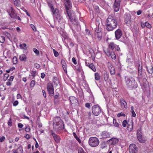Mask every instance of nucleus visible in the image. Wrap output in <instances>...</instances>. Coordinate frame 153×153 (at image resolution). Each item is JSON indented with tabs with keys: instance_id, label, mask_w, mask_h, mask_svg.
<instances>
[{
	"instance_id": "nucleus-1",
	"label": "nucleus",
	"mask_w": 153,
	"mask_h": 153,
	"mask_svg": "<svg viewBox=\"0 0 153 153\" xmlns=\"http://www.w3.org/2000/svg\"><path fill=\"white\" fill-rule=\"evenodd\" d=\"M106 29L108 31H112L115 29L117 26V20L115 16L109 15L106 21Z\"/></svg>"
},
{
	"instance_id": "nucleus-2",
	"label": "nucleus",
	"mask_w": 153,
	"mask_h": 153,
	"mask_svg": "<svg viewBox=\"0 0 153 153\" xmlns=\"http://www.w3.org/2000/svg\"><path fill=\"white\" fill-rule=\"evenodd\" d=\"M53 129L57 133L60 134L62 131L64 129L63 121L59 117H56L53 120Z\"/></svg>"
},
{
	"instance_id": "nucleus-3",
	"label": "nucleus",
	"mask_w": 153,
	"mask_h": 153,
	"mask_svg": "<svg viewBox=\"0 0 153 153\" xmlns=\"http://www.w3.org/2000/svg\"><path fill=\"white\" fill-rule=\"evenodd\" d=\"M126 84L127 87L129 88H136L138 84L135 79L132 76L125 77Z\"/></svg>"
},
{
	"instance_id": "nucleus-4",
	"label": "nucleus",
	"mask_w": 153,
	"mask_h": 153,
	"mask_svg": "<svg viewBox=\"0 0 153 153\" xmlns=\"http://www.w3.org/2000/svg\"><path fill=\"white\" fill-rule=\"evenodd\" d=\"M100 141L98 139L95 137H91L88 140V144L92 147H96L99 144Z\"/></svg>"
},
{
	"instance_id": "nucleus-5",
	"label": "nucleus",
	"mask_w": 153,
	"mask_h": 153,
	"mask_svg": "<svg viewBox=\"0 0 153 153\" xmlns=\"http://www.w3.org/2000/svg\"><path fill=\"white\" fill-rule=\"evenodd\" d=\"M92 112L95 116H98L101 112V110L99 106L94 105L92 107Z\"/></svg>"
},
{
	"instance_id": "nucleus-6",
	"label": "nucleus",
	"mask_w": 153,
	"mask_h": 153,
	"mask_svg": "<svg viewBox=\"0 0 153 153\" xmlns=\"http://www.w3.org/2000/svg\"><path fill=\"white\" fill-rule=\"evenodd\" d=\"M137 147L134 144L132 143L129 145V150L130 153H137Z\"/></svg>"
},
{
	"instance_id": "nucleus-7",
	"label": "nucleus",
	"mask_w": 153,
	"mask_h": 153,
	"mask_svg": "<svg viewBox=\"0 0 153 153\" xmlns=\"http://www.w3.org/2000/svg\"><path fill=\"white\" fill-rule=\"evenodd\" d=\"M121 0H115L114 2L113 7L115 12H117L119 11Z\"/></svg>"
},
{
	"instance_id": "nucleus-8",
	"label": "nucleus",
	"mask_w": 153,
	"mask_h": 153,
	"mask_svg": "<svg viewBox=\"0 0 153 153\" xmlns=\"http://www.w3.org/2000/svg\"><path fill=\"white\" fill-rule=\"evenodd\" d=\"M47 89L50 94H53L54 89L53 85L51 83H48L47 84Z\"/></svg>"
},
{
	"instance_id": "nucleus-9",
	"label": "nucleus",
	"mask_w": 153,
	"mask_h": 153,
	"mask_svg": "<svg viewBox=\"0 0 153 153\" xmlns=\"http://www.w3.org/2000/svg\"><path fill=\"white\" fill-rule=\"evenodd\" d=\"M108 48L113 50L114 49L117 51H119L120 50V48L119 45H117L113 42H110L109 43L108 45Z\"/></svg>"
},
{
	"instance_id": "nucleus-10",
	"label": "nucleus",
	"mask_w": 153,
	"mask_h": 153,
	"mask_svg": "<svg viewBox=\"0 0 153 153\" xmlns=\"http://www.w3.org/2000/svg\"><path fill=\"white\" fill-rule=\"evenodd\" d=\"M114 34L116 39L117 40H119L121 37L122 35V30L118 28L115 31Z\"/></svg>"
},
{
	"instance_id": "nucleus-11",
	"label": "nucleus",
	"mask_w": 153,
	"mask_h": 153,
	"mask_svg": "<svg viewBox=\"0 0 153 153\" xmlns=\"http://www.w3.org/2000/svg\"><path fill=\"white\" fill-rule=\"evenodd\" d=\"M107 66L111 74L114 75L115 72V69L111 63L109 62L107 63Z\"/></svg>"
},
{
	"instance_id": "nucleus-12",
	"label": "nucleus",
	"mask_w": 153,
	"mask_h": 153,
	"mask_svg": "<svg viewBox=\"0 0 153 153\" xmlns=\"http://www.w3.org/2000/svg\"><path fill=\"white\" fill-rule=\"evenodd\" d=\"M51 131V134L55 142L57 143H59L61 140L60 137L56 134L52 130Z\"/></svg>"
},
{
	"instance_id": "nucleus-13",
	"label": "nucleus",
	"mask_w": 153,
	"mask_h": 153,
	"mask_svg": "<svg viewBox=\"0 0 153 153\" xmlns=\"http://www.w3.org/2000/svg\"><path fill=\"white\" fill-rule=\"evenodd\" d=\"M65 4L67 11L69 10L72 7V3L70 0H65Z\"/></svg>"
},
{
	"instance_id": "nucleus-14",
	"label": "nucleus",
	"mask_w": 153,
	"mask_h": 153,
	"mask_svg": "<svg viewBox=\"0 0 153 153\" xmlns=\"http://www.w3.org/2000/svg\"><path fill=\"white\" fill-rule=\"evenodd\" d=\"M85 64L86 66H88L93 71L95 72L96 71V68L93 63H90L87 62V60H86L85 61Z\"/></svg>"
},
{
	"instance_id": "nucleus-15",
	"label": "nucleus",
	"mask_w": 153,
	"mask_h": 153,
	"mask_svg": "<svg viewBox=\"0 0 153 153\" xmlns=\"http://www.w3.org/2000/svg\"><path fill=\"white\" fill-rule=\"evenodd\" d=\"M124 22L127 25L129 26L131 25V16L129 15H127L125 17Z\"/></svg>"
},
{
	"instance_id": "nucleus-16",
	"label": "nucleus",
	"mask_w": 153,
	"mask_h": 153,
	"mask_svg": "<svg viewBox=\"0 0 153 153\" xmlns=\"http://www.w3.org/2000/svg\"><path fill=\"white\" fill-rule=\"evenodd\" d=\"M120 103L121 107L126 109L127 108V103L123 98L120 99Z\"/></svg>"
},
{
	"instance_id": "nucleus-17",
	"label": "nucleus",
	"mask_w": 153,
	"mask_h": 153,
	"mask_svg": "<svg viewBox=\"0 0 153 153\" xmlns=\"http://www.w3.org/2000/svg\"><path fill=\"white\" fill-rule=\"evenodd\" d=\"M109 141L111 145H116L118 143L119 140L117 139L113 138L110 139L109 140Z\"/></svg>"
},
{
	"instance_id": "nucleus-18",
	"label": "nucleus",
	"mask_w": 153,
	"mask_h": 153,
	"mask_svg": "<svg viewBox=\"0 0 153 153\" xmlns=\"http://www.w3.org/2000/svg\"><path fill=\"white\" fill-rule=\"evenodd\" d=\"M69 99L71 104H76L78 102L77 98L75 97L71 96L69 97Z\"/></svg>"
},
{
	"instance_id": "nucleus-19",
	"label": "nucleus",
	"mask_w": 153,
	"mask_h": 153,
	"mask_svg": "<svg viewBox=\"0 0 153 153\" xmlns=\"http://www.w3.org/2000/svg\"><path fill=\"white\" fill-rule=\"evenodd\" d=\"M52 12L53 15L54 17H56L57 16H58L59 15H60L59 10L56 8L55 9H53L51 10Z\"/></svg>"
},
{
	"instance_id": "nucleus-20",
	"label": "nucleus",
	"mask_w": 153,
	"mask_h": 153,
	"mask_svg": "<svg viewBox=\"0 0 153 153\" xmlns=\"http://www.w3.org/2000/svg\"><path fill=\"white\" fill-rule=\"evenodd\" d=\"M13 153H23V150L22 146L20 145L18 148L16 150H14L13 151Z\"/></svg>"
},
{
	"instance_id": "nucleus-21",
	"label": "nucleus",
	"mask_w": 153,
	"mask_h": 153,
	"mask_svg": "<svg viewBox=\"0 0 153 153\" xmlns=\"http://www.w3.org/2000/svg\"><path fill=\"white\" fill-rule=\"evenodd\" d=\"M101 137L104 138H109L110 137V134L109 132L104 131L102 132L101 134Z\"/></svg>"
},
{
	"instance_id": "nucleus-22",
	"label": "nucleus",
	"mask_w": 153,
	"mask_h": 153,
	"mask_svg": "<svg viewBox=\"0 0 153 153\" xmlns=\"http://www.w3.org/2000/svg\"><path fill=\"white\" fill-rule=\"evenodd\" d=\"M59 94H58L55 95L53 97L54 103L55 105H57L59 104Z\"/></svg>"
},
{
	"instance_id": "nucleus-23",
	"label": "nucleus",
	"mask_w": 153,
	"mask_h": 153,
	"mask_svg": "<svg viewBox=\"0 0 153 153\" xmlns=\"http://www.w3.org/2000/svg\"><path fill=\"white\" fill-rule=\"evenodd\" d=\"M142 66H140L139 64L138 67V75L140 78H142Z\"/></svg>"
},
{
	"instance_id": "nucleus-24",
	"label": "nucleus",
	"mask_w": 153,
	"mask_h": 153,
	"mask_svg": "<svg viewBox=\"0 0 153 153\" xmlns=\"http://www.w3.org/2000/svg\"><path fill=\"white\" fill-rule=\"evenodd\" d=\"M19 59L21 61L26 62L27 59V57L24 54H23L19 56Z\"/></svg>"
},
{
	"instance_id": "nucleus-25",
	"label": "nucleus",
	"mask_w": 153,
	"mask_h": 153,
	"mask_svg": "<svg viewBox=\"0 0 153 153\" xmlns=\"http://www.w3.org/2000/svg\"><path fill=\"white\" fill-rule=\"evenodd\" d=\"M102 33L101 31H100L99 33H95V36L98 40H100L102 38Z\"/></svg>"
},
{
	"instance_id": "nucleus-26",
	"label": "nucleus",
	"mask_w": 153,
	"mask_h": 153,
	"mask_svg": "<svg viewBox=\"0 0 153 153\" xmlns=\"http://www.w3.org/2000/svg\"><path fill=\"white\" fill-rule=\"evenodd\" d=\"M133 129V122L131 121L128 124L127 130L129 131H131Z\"/></svg>"
},
{
	"instance_id": "nucleus-27",
	"label": "nucleus",
	"mask_w": 153,
	"mask_h": 153,
	"mask_svg": "<svg viewBox=\"0 0 153 153\" xmlns=\"http://www.w3.org/2000/svg\"><path fill=\"white\" fill-rule=\"evenodd\" d=\"M62 67L63 69V70L65 71V72L66 73H67V64L65 61H63L62 60Z\"/></svg>"
},
{
	"instance_id": "nucleus-28",
	"label": "nucleus",
	"mask_w": 153,
	"mask_h": 153,
	"mask_svg": "<svg viewBox=\"0 0 153 153\" xmlns=\"http://www.w3.org/2000/svg\"><path fill=\"white\" fill-rule=\"evenodd\" d=\"M148 73L150 74L153 73V67L152 66L147 67H146Z\"/></svg>"
},
{
	"instance_id": "nucleus-29",
	"label": "nucleus",
	"mask_w": 153,
	"mask_h": 153,
	"mask_svg": "<svg viewBox=\"0 0 153 153\" xmlns=\"http://www.w3.org/2000/svg\"><path fill=\"white\" fill-rule=\"evenodd\" d=\"M137 137L143 136V133L142 132V129L141 127L137 130Z\"/></svg>"
},
{
	"instance_id": "nucleus-30",
	"label": "nucleus",
	"mask_w": 153,
	"mask_h": 153,
	"mask_svg": "<svg viewBox=\"0 0 153 153\" xmlns=\"http://www.w3.org/2000/svg\"><path fill=\"white\" fill-rule=\"evenodd\" d=\"M53 82L55 85H57L59 84V81L57 77H54L53 78Z\"/></svg>"
},
{
	"instance_id": "nucleus-31",
	"label": "nucleus",
	"mask_w": 153,
	"mask_h": 153,
	"mask_svg": "<svg viewBox=\"0 0 153 153\" xmlns=\"http://www.w3.org/2000/svg\"><path fill=\"white\" fill-rule=\"evenodd\" d=\"M66 12L69 18L70 21L71 22H73V21H74V19L73 18L72 16L71 15V12L68 11H66Z\"/></svg>"
},
{
	"instance_id": "nucleus-32",
	"label": "nucleus",
	"mask_w": 153,
	"mask_h": 153,
	"mask_svg": "<svg viewBox=\"0 0 153 153\" xmlns=\"http://www.w3.org/2000/svg\"><path fill=\"white\" fill-rule=\"evenodd\" d=\"M137 138L139 142L141 143H145V140L144 138L143 137V136L137 137Z\"/></svg>"
},
{
	"instance_id": "nucleus-33",
	"label": "nucleus",
	"mask_w": 153,
	"mask_h": 153,
	"mask_svg": "<svg viewBox=\"0 0 153 153\" xmlns=\"http://www.w3.org/2000/svg\"><path fill=\"white\" fill-rule=\"evenodd\" d=\"M73 135L74 136V137L76 138V139L77 140V141L80 144L81 143V140H80V139L77 136V135L75 132H73Z\"/></svg>"
},
{
	"instance_id": "nucleus-34",
	"label": "nucleus",
	"mask_w": 153,
	"mask_h": 153,
	"mask_svg": "<svg viewBox=\"0 0 153 153\" xmlns=\"http://www.w3.org/2000/svg\"><path fill=\"white\" fill-rule=\"evenodd\" d=\"M26 46V44L25 43L20 44L19 45V47L21 49L25 50L27 49Z\"/></svg>"
},
{
	"instance_id": "nucleus-35",
	"label": "nucleus",
	"mask_w": 153,
	"mask_h": 153,
	"mask_svg": "<svg viewBox=\"0 0 153 153\" xmlns=\"http://www.w3.org/2000/svg\"><path fill=\"white\" fill-rule=\"evenodd\" d=\"M95 79L96 80H99L100 79V76L99 74L98 73H96L94 74Z\"/></svg>"
},
{
	"instance_id": "nucleus-36",
	"label": "nucleus",
	"mask_w": 153,
	"mask_h": 153,
	"mask_svg": "<svg viewBox=\"0 0 153 153\" xmlns=\"http://www.w3.org/2000/svg\"><path fill=\"white\" fill-rule=\"evenodd\" d=\"M21 1L20 0H15L14 1V4L18 7H19Z\"/></svg>"
},
{
	"instance_id": "nucleus-37",
	"label": "nucleus",
	"mask_w": 153,
	"mask_h": 153,
	"mask_svg": "<svg viewBox=\"0 0 153 153\" xmlns=\"http://www.w3.org/2000/svg\"><path fill=\"white\" fill-rule=\"evenodd\" d=\"M112 52H111L110 51L107 50L106 51H105V53L109 57L111 55V53Z\"/></svg>"
},
{
	"instance_id": "nucleus-38",
	"label": "nucleus",
	"mask_w": 153,
	"mask_h": 153,
	"mask_svg": "<svg viewBox=\"0 0 153 153\" xmlns=\"http://www.w3.org/2000/svg\"><path fill=\"white\" fill-rule=\"evenodd\" d=\"M104 79L105 81H107L109 77L108 74L107 73H105L104 74Z\"/></svg>"
},
{
	"instance_id": "nucleus-39",
	"label": "nucleus",
	"mask_w": 153,
	"mask_h": 153,
	"mask_svg": "<svg viewBox=\"0 0 153 153\" xmlns=\"http://www.w3.org/2000/svg\"><path fill=\"white\" fill-rule=\"evenodd\" d=\"M17 59L16 57L14 56L13 59V64H16L17 63Z\"/></svg>"
},
{
	"instance_id": "nucleus-40",
	"label": "nucleus",
	"mask_w": 153,
	"mask_h": 153,
	"mask_svg": "<svg viewBox=\"0 0 153 153\" xmlns=\"http://www.w3.org/2000/svg\"><path fill=\"white\" fill-rule=\"evenodd\" d=\"M5 40V38L4 36L0 35V42L3 43Z\"/></svg>"
},
{
	"instance_id": "nucleus-41",
	"label": "nucleus",
	"mask_w": 153,
	"mask_h": 153,
	"mask_svg": "<svg viewBox=\"0 0 153 153\" xmlns=\"http://www.w3.org/2000/svg\"><path fill=\"white\" fill-rule=\"evenodd\" d=\"M78 153H86L84 149L81 147L78 150Z\"/></svg>"
},
{
	"instance_id": "nucleus-42",
	"label": "nucleus",
	"mask_w": 153,
	"mask_h": 153,
	"mask_svg": "<svg viewBox=\"0 0 153 153\" xmlns=\"http://www.w3.org/2000/svg\"><path fill=\"white\" fill-rule=\"evenodd\" d=\"M145 25L146 27L148 28H150L151 27V26L148 22H146L145 23Z\"/></svg>"
},
{
	"instance_id": "nucleus-43",
	"label": "nucleus",
	"mask_w": 153,
	"mask_h": 153,
	"mask_svg": "<svg viewBox=\"0 0 153 153\" xmlns=\"http://www.w3.org/2000/svg\"><path fill=\"white\" fill-rule=\"evenodd\" d=\"M56 18V20L58 22H60L61 21V20L62 19V17L60 15H59L58 16H57L55 17Z\"/></svg>"
},
{
	"instance_id": "nucleus-44",
	"label": "nucleus",
	"mask_w": 153,
	"mask_h": 153,
	"mask_svg": "<svg viewBox=\"0 0 153 153\" xmlns=\"http://www.w3.org/2000/svg\"><path fill=\"white\" fill-rule=\"evenodd\" d=\"M113 123L114 126L116 127L119 126V124L117 122V121L116 119H113Z\"/></svg>"
},
{
	"instance_id": "nucleus-45",
	"label": "nucleus",
	"mask_w": 153,
	"mask_h": 153,
	"mask_svg": "<svg viewBox=\"0 0 153 153\" xmlns=\"http://www.w3.org/2000/svg\"><path fill=\"white\" fill-rule=\"evenodd\" d=\"M128 124L127 122V120H124L122 122V126L124 127H125L126 126L127 124Z\"/></svg>"
},
{
	"instance_id": "nucleus-46",
	"label": "nucleus",
	"mask_w": 153,
	"mask_h": 153,
	"mask_svg": "<svg viewBox=\"0 0 153 153\" xmlns=\"http://www.w3.org/2000/svg\"><path fill=\"white\" fill-rule=\"evenodd\" d=\"M110 56L111 58L113 59H115L116 58V56L114 52H112L111 53V55Z\"/></svg>"
},
{
	"instance_id": "nucleus-47",
	"label": "nucleus",
	"mask_w": 153,
	"mask_h": 153,
	"mask_svg": "<svg viewBox=\"0 0 153 153\" xmlns=\"http://www.w3.org/2000/svg\"><path fill=\"white\" fill-rule=\"evenodd\" d=\"M35 84V80H32L31 81L30 83V85L31 87H33Z\"/></svg>"
},
{
	"instance_id": "nucleus-48",
	"label": "nucleus",
	"mask_w": 153,
	"mask_h": 153,
	"mask_svg": "<svg viewBox=\"0 0 153 153\" xmlns=\"http://www.w3.org/2000/svg\"><path fill=\"white\" fill-rule=\"evenodd\" d=\"M33 51L37 55H39V51L36 48L33 49Z\"/></svg>"
},
{
	"instance_id": "nucleus-49",
	"label": "nucleus",
	"mask_w": 153,
	"mask_h": 153,
	"mask_svg": "<svg viewBox=\"0 0 153 153\" xmlns=\"http://www.w3.org/2000/svg\"><path fill=\"white\" fill-rule=\"evenodd\" d=\"M53 51L54 56L56 57H57L59 56L58 52L56 51L54 49H53Z\"/></svg>"
},
{
	"instance_id": "nucleus-50",
	"label": "nucleus",
	"mask_w": 153,
	"mask_h": 153,
	"mask_svg": "<svg viewBox=\"0 0 153 153\" xmlns=\"http://www.w3.org/2000/svg\"><path fill=\"white\" fill-rule=\"evenodd\" d=\"M117 116L118 117H120L121 116L125 117L126 116V115L125 114H124L123 113L121 112L120 113H119L117 114Z\"/></svg>"
},
{
	"instance_id": "nucleus-51",
	"label": "nucleus",
	"mask_w": 153,
	"mask_h": 153,
	"mask_svg": "<svg viewBox=\"0 0 153 153\" xmlns=\"http://www.w3.org/2000/svg\"><path fill=\"white\" fill-rule=\"evenodd\" d=\"M30 27L34 31H35L36 30V27L33 25L30 24Z\"/></svg>"
},
{
	"instance_id": "nucleus-52",
	"label": "nucleus",
	"mask_w": 153,
	"mask_h": 153,
	"mask_svg": "<svg viewBox=\"0 0 153 153\" xmlns=\"http://www.w3.org/2000/svg\"><path fill=\"white\" fill-rule=\"evenodd\" d=\"M12 119L11 118H10L9 120L7 123V124L8 126H11L12 125Z\"/></svg>"
},
{
	"instance_id": "nucleus-53",
	"label": "nucleus",
	"mask_w": 153,
	"mask_h": 153,
	"mask_svg": "<svg viewBox=\"0 0 153 153\" xmlns=\"http://www.w3.org/2000/svg\"><path fill=\"white\" fill-rule=\"evenodd\" d=\"M25 130L26 132H29L30 131V128L29 126H28L25 128Z\"/></svg>"
},
{
	"instance_id": "nucleus-54",
	"label": "nucleus",
	"mask_w": 153,
	"mask_h": 153,
	"mask_svg": "<svg viewBox=\"0 0 153 153\" xmlns=\"http://www.w3.org/2000/svg\"><path fill=\"white\" fill-rule=\"evenodd\" d=\"M100 31H101V30L100 29L99 30V27H97L95 30V33H99Z\"/></svg>"
},
{
	"instance_id": "nucleus-55",
	"label": "nucleus",
	"mask_w": 153,
	"mask_h": 153,
	"mask_svg": "<svg viewBox=\"0 0 153 153\" xmlns=\"http://www.w3.org/2000/svg\"><path fill=\"white\" fill-rule=\"evenodd\" d=\"M48 6L51 8V10L54 8L53 6L51 3H48Z\"/></svg>"
},
{
	"instance_id": "nucleus-56",
	"label": "nucleus",
	"mask_w": 153,
	"mask_h": 153,
	"mask_svg": "<svg viewBox=\"0 0 153 153\" xmlns=\"http://www.w3.org/2000/svg\"><path fill=\"white\" fill-rule=\"evenodd\" d=\"M36 73V71H32L31 74L32 76L35 77Z\"/></svg>"
},
{
	"instance_id": "nucleus-57",
	"label": "nucleus",
	"mask_w": 153,
	"mask_h": 153,
	"mask_svg": "<svg viewBox=\"0 0 153 153\" xmlns=\"http://www.w3.org/2000/svg\"><path fill=\"white\" fill-rule=\"evenodd\" d=\"M131 116L132 117H134L136 116V113H135L134 110L131 111Z\"/></svg>"
},
{
	"instance_id": "nucleus-58",
	"label": "nucleus",
	"mask_w": 153,
	"mask_h": 153,
	"mask_svg": "<svg viewBox=\"0 0 153 153\" xmlns=\"http://www.w3.org/2000/svg\"><path fill=\"white\" fill-rule=\"evenodd\" d=\"M11 9L12 10H11V13H9V15L10 16L11 18H14V15L13 14V8H12V7H11Z\"/></svg>"
},
{
	"instance_id": "nucleus-59",
	"label": "nucleus",
	"mask_w": 153,
	"mask_h": 153,
	"mask_svg": "<svg viewBox=\"0 0 153 153\" xmlns=\"http://www.w3.org/2000/svg\"><path fill=\"white\" fill-rule=\"evenodd\" d=\"M72 61L73 62L75 65H76V64H77V62H76V59H75V58L73 57V58H72Z\"/></svg>"
},
{
	"instance_id": "nucleus-60",
	"label": "nucleus",
	"mask_w": 153,
	"mask_h": 153,
	"mask_svg": "<svg viewBox=\"0 0 153 153\" xmlns=\"http://www.w3.org/2000/svg\"><path fill=\"white\" fill-rule=\"evenodd\" d=\"M19 104V102L18 101H15L13 103V105L14 106H16Z\"/></svg>"
},
{
	"instance_id": "nucleus-61",
	"label": "nucleus",
	"mask_w": 153,
	"mask_h": 153,
	"mask_svg": "<svg viewBox=\"0 0 153 153\" xmlns=\"http://www.w3.org/2000/svg\"><path fill=\"white\" fill-rule=\"evenodd\" d=\"M9 75L8 74H5L4 75V78H5L6 80L9 77Z\"/></svg>"
},
{
	"instance_id": "nucleus-62",
	"label": "nucleus",
	"mask_w": 153,
	"mask_h": 153,
	"mask_svg": "<svg viewBox=\"0 0 153 153\" xmlns=\"http://www.w3.org/2000/svg\"><path fill=\"white\" fill-rule=\"evenodd\" d=\"M5 137L4 136H2L0 138V142H2L5 140Z\"/></svg>"
},
{
	"instance_id": "nucleus-63",
	"label": "nucleus",
	"mask_w": 153,
	"mask_h": 153,
	"mask_svg": "<svg viewBox=\"0 0 153 153\" xmlns=\"http://www.w3.org/2000/svg\"><path fill=\"white\" fill-rule=\"evenodd\" d=\"M35 67L36 68H39L40 67V65L37 63H36L34 64Z\"/></svg>"
},
{
	"instance_id": "nucleus-64",
	"label": "nucleus",
	"mask_w": 153,
	"mask_h": 153,
	"mask_svg": "<svg viewBox=\"0 0 153 153\" xmlns=\"http://www.w3.org/2000/svg\"><path fill=\"white\" fill-rule=\"evenodd\" d=\"M18 126L19 128H22L23 127V125L21 123H19L18 124Z\"/></svg>"
}]
</instances>
